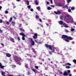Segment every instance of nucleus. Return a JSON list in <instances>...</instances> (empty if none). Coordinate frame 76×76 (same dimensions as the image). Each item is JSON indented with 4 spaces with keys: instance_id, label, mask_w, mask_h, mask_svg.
<instances>
[{
    "instance_id": "1",
    "label": "nucleus",
    "mask_w": 76,
    "mask_h": 76,
    "mask_svg": "<svg viewBox=\"0 0 76 76\" xmlns=\"http://www.w3.org/2000/svg\"><path fill=\"white\" fill-rule=\"evenodd\" d=\"M61 38L62 39H65L66 38V39L65 40V41H66V42H69V40H72L73 39L71 37H69L64 35H62Z\"/></svg>"
},
{
    "instance_id": "2",
    "label": "nucleus",
    "mask_w": 76,
    "mask_h": 76,
    "mask_svg": "<svg viewBox=\"0 0 76 76\" xmlns=\"http://www.w3.org/2000/svg\"><path fill=\"white\" fill-rule=\"evenodd\" d=\"M13 60L15 61L18 63V62H22V60L21 58L18 57L17 56L14 57L13 58Z\"/></svg>"
},
{
    "instance_id": "3",
    "label": "nucleus",
    "mask_w": 76,
    "mask_h": 76,
    "mask_svg": "<svg viewBox=\"0 0 76 76\" xmlns=\"http://www.w3.org/2000/svg\"><path fill=\"white\" fill-rule=\"evenodd\" d=\"M45 47L47 48H49L50 50H53V52L54 53L55 52V50H56V48H53V50L52 49V46H51V45H48L47 44L45 45Z\"/></svg>"
},
{
    "instance_id": "4",
    "label": "nucleus",
    "mask_w": 76,
    "mask_h": 76,
    "mask_svg": "<svg viewBox=\"0 0 76 76\" xmlns=\"http://www.w3.org/2000/svg\"><path fill=\"white\" fill-rule=\"evenodd\" d=\"M30 41H31L32 43H31V45H35V42L33 41V39L32 38H31L30 39Z\"/></svg>"
},
{
    "instance_id": "5",
    "label": "nucleus",
    "mask_w": 76,
    "mask_h": 76,
    "mask_svg": "<svg viewBox=\"0 0 76 76\" xmlns=\"http://www.w3.org/2000/svg\"><path fill=\"white\" fill-rule=\"evenodd\" d=\"M59 24H60V25H65V23L63 21H60L59 22Z\"/></svg>"
},
{
    "instance_id": "6",
    "label": "nucleus",
    "mask_w": 76,
    "mask_h": 76,
    "mask_svg": "<svg viewBox=\"0 0 76 76\" xmlns=\"http://www.w3.org/2000/svg\"><path fill=\"white\" fill-rule=\"evenodd\" d=\"M54 13H55V14H56V15H60V14L61 13V12L60 11H58L57 12L55 11L54 12Z\"/></svg>"
},
{
    "instance_id": "7",
    "label": "nucleus",
    "mask_w": 76,
    "mask_h": 76,
    "mask_svg": "<svg viewBox=\"0 0 76 76\" xmlns=\"http://www.w3.org/2000/svg\"><path fill=\"white\" fill-rule=\"evenodd\" d=\"M65 18L66 19H70V15H67L65 16Z\"/></svg>"
},
{
    "instance_id": "8",
    "label": "nucleus",
    "mask_w": 76,
    "mask_h": 76,
    "mask_svg": "<svg viewBox=\"0 0 76 76\" xmlns=\"http://www.w3.org/2000/svg\"><path fill=\"white\" fill-rule=\"evenodd\" d=\"M0 67L1 69H3V68L4 67V66L3 65H2V64H1V62H0Z\"/></svg>"
},
{
    "instance_id": "9",
    "label": "nucleus",
    "mask_w": 76,
    "mask_h": 76,
    "mask_svg": "<svg viewBox=\"0 0 76 76\" xmlns=\"http://www.w3.org/2000/svg\"><path fill=\"white\" fill-rule=\"evenodd\" d=\"M19 35H22L23 37H25V35L22 32L20 33Z\"/></svg>"
},
{
    "instance_id": "10",
    "label": "nucleus",
    "mask_w": 76,
    "mask_h": 76,
    "mask_svg": "<svg viewBox=\"0 0 76 76\" xmlns=\"http://www.w3.org/2000/svg\"><path fill=\"white\" fill-rule=\"evenodd\" d=\"M63 75L64 76H67V75H68V73H67V72H64Z\"/></svg>"
},
{
    "instance_id": "11",
    "label": "nucleus",
    "mask_w": 76,
    "mask_h": 76,
    "mask_svg": "<svg viewBox=\"0 0 76 76\" xmlns=\"http://www.w3.org/2000/svg\"><path fill=\"white\" fill-rule=\"evenodd\" d=\"M6 56L8 57H11V55L10 53H7L6 54Z\"/></svg>"
},
{
    "instance_id": "12",
    "label": "nucleus",
    "mask_w": 76,
    "mask_h": 76,
    "mask_svg": "<svg viewBox=\"0 0 76 76\" xmlns=\"http://www.w3.org/2000/svg\"><path fill=\"white\" fill-rule=\"evenodd\" d=\"M10 40L11 41H12V42H14V43H15V41H14L15 40L13 38H10Z\"/></svg>"
},
{
    "instance_id": "13",
    "label": "nucleus",
    "mask_w": 76,
    "mask_h": 76,
    "mask_svg": "<svg viewBox=\"0 0 76 76\" xmlns=\"http://www.w3.org/2000/svg\"><path fill=\"white\" fill-rule=\"evenodd\" d=\"M11 24L13 26H14L15 25V22H14L13 21H12Z\"/></svg>"
},
{
    "instance_id": "14",
    "label": "nucleus",
    "mask_w": 76,
    "mask_h": 76,
    "mask_svg": "<svg viewBox=\"0 0 76 76\" xmlns=\"http://www.w3.org/2000/svg\"><path fill=\"white\" fill-rule=\"evenodd\" d=\"M56 5L57 6H59V7H61V4L58 3L56 4Z\"/></svg>"
},
{
    "instance_id": "15",
    "label": "nucleus",
    "mask_w": 76,
    "mask_h": 76,
    "mask_svg": "<svg viewBox=\"0 0 76 76\" xmlns=\"http://www.w3.org/2000/svg\"><path fill=\"white\" fill-rule=\"evenodd\" d=\"M32 71H33V72H34V73H36L37 72V70L36 69H32Z\"/></svg>"
},
{
    "instance_id": "16",
    "label": "nucleus",
    "mask_w": 76,
    "mask_h": 76,
    "mask_svg": "<svg viewBox=\"0 0 76 76\" xmlns=\"http://www.w3.org/2000/svg\"><path fill=\"white\" fill-rule=\"evenodd\" d=\"M20 30L21 31H23V32H25V30L22 28H20Z\"/></svg>"
},
{
    "instance_id": "17",
    "label": "nucleus",
    "mask_w": 76,
    "mask_h": 76,
    "mask_svg": "<svg viewBox=\"0 0 76 76\" xmlns=\"http://www.w3.org/2000/svg\"><path fill=\"white\" fill-rule=\"evenodd\" d=\"M12 19H13V18L12 17H11L10 18V19L9 20L10 23V22H11L12 21Z\"/></svg>"
},
{
    "instance_id": "18",
    "label": "nucleus",
    "mask_w": 76,
    "mask_h": 76,
    "mask_svg": "<svg viewBox=\"0 0 76 76\" xmlns=\"http://www.w3.org/2000/svg\"><path fill=\"white\" fill-rule=\"evenodd\" d=\"M63 26H65V28H69V26H68L67 25H66V23H65L64 25H63Z\"/></svg>"
},
{
    "instance_id": "19",
    "label": "nucleus",
    "mask_w": 76,
    "mask_h": 76,
    "mask_svg": "<svg viewBox=\"0 0 76 76\" xmlns=\"http://www.w3.org/2000/svg\"><path fill=\"white\" fill-rule=\"evenodd\" d=\"M66 66H71V64H70V63H67L66 64Z\"/></svg>"
},
{
    "instance_id": "20",
    "label": "nucleus",
    "mask_w": 76,
    "mask_h": 76,
    "mask_svg": "<svg viewBox=\"0 0 76 76\" xmlns=\"http://www.w3.org/2000/svg\"><path fill=\"white\" fill-rule=\"evenodd\" d=\"M35 2L36 5H38V2H37V0H36Z\"/></svg>"
},
{
    "instance_id": "21",
    "label": "nucleus",
    "mask_w": 76,
    "mask_h": 76,
    "mask_svg": "<svg viewBox=\"0 0 76 76\" xmlns=\"http://www.w3.org/2000/svg\"><path fill=\"white\" fill-rule=\"evenodd\" d=\"M31 74V73L30 72H29V71H28V72H27V75H30V74Z\"/></svg>"
},
{
    "instance_id": "22",
    "label": "nucleus",
    "mask_w": 76,
    "mask_h": 76,
    "mask_svg": "<svg viewBox=\"0 0 76 76\" xmlns=\"http://www.w3.org/2000/svg\"><path fill=\"white\" fill-rule=\"evenodd\" d=\"M33 38L34 39H37L38 38L37 36H33Z\"/></svg>"
},
{
    "instance_id": "23",
    "label": "nucleus",
    "mask_w": 76,
    "mask_h": 76,
    "mask_svg": "<svg viewBox=\"0 0 76 76\" xmlns=\"http://www.w3.org/2000/svg\"><path fill=\"white\" fill-rule=\"evenodd\" d=\"M72 1V0H68L67 1V3H69L70 2H71Z\"/></svg>"
},
{
    "instance_id": "24",
    "label": "nucleus",
    "mask_w": 76,
    "mask_h": 76,
    "mask_svg": "<svg viewBox=\"0 0 76 76\" xmlns=\"http://www.w3.org/2000/svg\"><path fill=\"white\" fill-rule=\"evenodd\" d=\"M67 7V5H65V6H63L62 7H63V9H64L65 8V7Z\"/></svg>"
},
{
    "instance_id": "25",
    "label": "nucleus",
    "mask_w": 76,
    "mask_h": 76,
    "mask_svg": "<svg viewBox=\"0 0 76 76\" xmlns=\"http://www.w3.org/2000/svg\"><path fill=\"white\" fill-rule=\"evenodd\" d=\"M6 23L7 24V25H10V23L8 21H7L6 22Z\"/></svg>"
},
{
    "instance_id": "26",
    "label": "nucleus",
    "mask_w": 76,
    "mask_h": 76,
    "mask_svg": "<svg viewBox=\"0 0 76 76\" xmlns=\"http://www.w3.org/2000/svg\"><path fill=\"white\" fill-rule=\"evenodd\" d=\"M48 10H51V7H48Z\"/></svg>"
},
{
    "instance_id": "27",
    "label": "nucleus",
    "mask_w": 76,
    "mask_h": 76,
    "mask_svg": "<svg viewBox=\"0 0 76 76\" xmlns=\"http://www.w3.org/2000/svg\"><path fill=\"white\" fill-rule=\"evenodd\" d=\"M60 19H61V20H63V16L61 15L60 16Z\"/></svg>"
},
{
    "instance_id": "28",
    "label": "nucleus",
    "mask_w": 76,
    "mask_h": 76,
    "mask_svg": "<svg viewBox=\"0 0 76 76\" xmlns=\"http://www.w3.org/2000/svg\"><path fill=\"white\" fill-rule=\"evenodd\" d=\"M27 5H29V1H28V0L27 1Z\"/></svg>"
},
{
    "instance_id": "29",
    "label": "nucleus",
    "mask_w": 76,
    "mask_h": 76,
    "mask_svg": "<svg viewBox=\"0 0 76 76\" xmlns=\"http://www.w3.org/2000/svg\"><path fill=\"white\" fill-rule=\"evenodd\" d=\"M36 19H38L39 18V16H38V15H36Z\"/></svg>"
},
{
    "instance_id": "30",
    "label": "nucleus",
    "mask_w": 76,
    "mask_h": 76,
    "mask_svg": "<svg viewBox=\"0 0 76 76\" xmlns=\"http://www.w3.org/2000/svg\"><path fill=\"white\" fill-rule=\"evenodd\" d=\"M53 53V52H51V51H49V54H50V55H52V53Z\"/></svg>"
},
{
    "instance_id": "31",
    "label": "nucleus",
    "mask_w": 76,
    "mask_h": 76,
    "mask_svg": "<svg viewBox=\"0 0 76 76\" xmlns=\"http://www.w3.org/2000/svg\"><path fill=\"white\" fill-rule=\"evenodd\" d=\"M66 69H69V68H71L69 66H67L66 67Z\"/></svg>"
},
{
    "instance_id": "32",
    "label": "nucleus",
    "mask_w": 76,
    "mask_h": 76,
    "mask_svg": "<svg viewBox=\"0 0 76 76\" xmlns=\"http://www.w3.org/2000/svg\"><path fill=\"white\" fill-rule=\"evenodd\" d=\"M73 62H74V63H76V60L75 59H74L73 60Z\"/></svg>"
},
{
    "instance_id": "33",
    "label": "nucleus",
    "mask_w": 76,
    "mask_h": 76,
    "mask_svg": "<svg viewBox=\"0 0 76 76\" xmlns=\"http://www.w3.org/2000/svg\"><path fill=\"white\" fill-rule=\"evenodd\" d=\"M71 31H75V29L74 28H72L71 29Z\"/></svg>"
},
{
    "instance_id": "34",
    "label": "nucleus",
    "mask_w": 76,
    "mask_h": 76,
    "mask_svg": "<svg viewBox=\"0 0 76 76\" xmlns=\"http://www.w3.org/2000/svg\"><path fill=\"white\" fill-rule=\"evenodd\" d=\"M34 36H36V37H37V36H38V34L37 33H35L34 34Z\"/></svg>"
},
{
    "instance_id": "35",
    "label": "nucleus",
    "mask_w": 76,
    "mask_h": 76,
    "mask_svg": "<svg viewBox=\"0 0 76 76\" xmlns=\"http://www.w3.org/2000/svg\"><path fill=\"white\" fill-rule=\"evenodd\" d=\"M22 39H23V40H25V38L24 37H22Z\"/></svg>"
},
{
    "instance_id": "36",
    "label": "nucleus",
    "mask_w": 76,
    "mask_h": 76,
    "mask_svg": "<svg viewBox=\"0 0 76 76\" xmlns=\"http://www.w3.org/2000/svg\"><path fill=\"white\" fill-rule=\"evenodd\" d=\"M37 10H39V9H40V7H37Z\"/></svg>"
},
{
    "instance_id": "37",
    "label": "nucleus",
    "mask_w": 76,
    "mask_h": 76,
    "mask_svg": "<svg viewBox=\"0 0 76 76\" xmlns=\"http://www.w3.org/2000/svg\"><path fill=\"white\" fill-rule=\"evenodd\" d=\"M5 14H7L8 13V11L6 10L5 11Z\"/></svg>"
},
{
    "instance_id": "38",
    "label": "nucleus",
    "mask_w": 76,
    "mask_h": 76,
    "mask_svg": "<svg viewBox=\"0 0 76 76\" xmlns=\"http://www.w3.org/2000/svg\"><path fill=\"white\" fill-rule=\"evenodd\" d=\"M31 7L30 6V5H28L27 6V7L28 8V9H30Z\"/></svg>"
},
{
    "instance_id": "39",
    "label": "nucleus",
    "mask_w": 76,
    "mask_h": 76,
    "mask_svg": "<svg viewBox=\"0 0 76 76\" xmlns=\"http://www.w3.org/2000/svg\"><path fill=\"white\" fill-rule=\"evenodd\" d=\"M25 66L26 68H28V64H26Z\"/></svg>"
},
{
    "instance_id": "40",
    "label": "nucleus",
    "mask_w": 76,
    "mask_h": 76,
    "mask_svg": "<svg viewBox=\"0 0 76 76\" xmlns=\"http://www.w3.org/2000/svg\"><path fill=\"white\" fill-rule=\"evenodd\" d=\"M35 68H36V69H38V66H35Z\"/></svg>"
},
{
    "instance_id": "41",
    "label": "nucleus",
    "mask_w": 76,
    "mask_h": 76,
    "mask_svg": "<svg viewBox=\"0 0 76 76\" xmlns=\"http://www.w3.org/2000/svg\"><path fill=\"white\" fill-rule=\"evenodd\" d=\"M30 10L31 11V12H34V9H33L32 8H31Z\"/></svg>"
},
{
    "instance_id": "42",
    "label": "nucleus",
    "mask_w": 76,
    "mask_h": 76,
    "mask_svg": "<svg viewBox=\"0 0 76 76\" xmlns=\"http://www.w3.org/2000/svg\"><path fill=\"white\" fill-rule=\"evenodd\" d=\"M51 7H55V6L54 5H51Z\"/></svg>"
},
{
    "instance_id": "43",
    "label": "nucleus",
    "mask_w": 76,
    "mask_h": 76,
    "mask_svg": "<svg viewBox=\"0 0 76 76\" xmlns=\"http://www.w3.org/2000/svg\"><path fill=\"white\" fill-rule=\"evenodd\" d=\"M75 9V8L73 7H72L71 8V10H74Z\"/></svg>"
},
{
    "instance_id": "44",
    "label": "nucleus",
    "mask_w": 76,
    "mask_h": 76,
    "mask_svg": "<svg viewBox=\"0 0 76 76\" xmlns=\"http://www.w3.org/2000/svg\"><path fill=\"white\" fill-rule=\"evenodd\" d=\"M3 22V20H2L0 19V23H2Z\"/></svg>"
},
{
    "instance_id": "45",
    "label": "nucleus",
    "mask_w": 76,
    "mask_h": 76,
    "mask_svg": "<svg viewBox=\"0 0 76 76\" xmlns=\"http://www.w3.org/2000/svg\"><path fill=\"white\" fill-rule=\"evenodd\" d=\"M69 12H71V10L70 9H69L68 10Z\"/></svg>"
},
{
    "instance_id": "46",
    "label": "nucleus",
    "mask_w": 76,
    "mask_h": 76,
    "mask_svg": "<svg viewBox=\"0 0 76 76\" xmlns=\"http://www.w3.org/2000/svg\"><path fill=\"white\" fill-rule=\"evenodd\" d=\"M17 39H18V40L19 41H20V39L19 37H18Z\"/></svg>"
},
{
    "instance_id": "47",
    "label": "nucleus",
    "mask_w": 76,
    "mask_h": 76,
    "mask_svg": "<svg viewBox=\"0 0 76 76\" xmlns=\"http://www.w3.org/2000/svg\"><path fill=\"white\" fill-rule=\"evenodd\" d=\"M27 55L28 56H30V58H32V56H31V55H30V54H28Z\"/></svg>"
},
{
    "instance_id": "48",
    "label": "nucleus",
    "mask_w": 76,
    "mask_h": 76,
    "mask_svg": "<svg viewBox=\"0 0 76 76\" xmlns=\"http://www.w3.org/2000/svg\"><path fill=\"white\" fill-rule=\"evenodd\" d=\"M40 22H42V20L41 19H40L39 20Z\"/></svg>"
},
{
    "instance_id": "49",
    "label": "nucleus",
    "mask_w": 76,
    "mask_h": 76,
    "mask_svg": "<svg viewBox=\"0 0 76 76\" xmlns=\"http://www.w3.org/2000/svg\"><path fill=\"white\" fill-rule=\"evenodd\" d=\"M2 8V7L0 6V10H1V8Z\"/></svg>"
},
{
    "instance_id": "50",
    "label": "nucleus",
    "mask_w": 76,
    "mask_h": 76,
    "mask_svg": "<svg viewBox=\"0 0 76 76\" xmlns=\"http://www.w3.org/2000/svg\"><path fill=\"white\" fill-rule=\"evenodd\" d=\"M68 73H70V70H68Z\"/></svg>"
},
{
    "instance_id": "51",
    "label": "nucleus",
    "mask_w": 76,
    "mask_h": 76,
    "mask_svg": "<svg viewBox=\"0 0 76 76\" xmlns=\"http://www.w3.org/2000/svg\"><path fill=\"white\" fill-rule=\"evenodd\" d=\"M65 32H68L69 31H68V30H65Z\"/></svg>"
},
{
    "instance_id": "52",
    "label": "nucleus",
    "mask_w": 76,
    "mask_h": 76,
    "mask_svg": "<svg viewBox=\"0 0 76 76\" xmlns=\"http://www.w3.org/2000/svg\"><path fill=\"white\" fill-rule=\"evenodd\" d=\"M33 53H35V50H33Z\"/></svg>"
},
{
    "instance_id": "53",
    "label": "nucleus",
    "mask_w": 76,
    "mask_h": 76,
    "mask_svg": "<svg viewBox=\"0 0 76 76\" xmlns=\"http://www.w3.org/2000/svg\"><path fill=\"white\" fill-rule=\"evenodd\" d=\"M13 66L14 67H16V66L15 65H14Z\"/></svg>"
},
{
    "instance_id": "54",
    "label": "nucleus",
    "mask_w": 76,
    "mask_h": 76,
    "mask_svg": "<svg viewBox=\"0 0 76 76\" xmlns=\"http://www.w3.org/2000/svg\"><path fill=\"white\" fill-rule=\"evenodd\" d=\"M63 73L62 72H60V74H63Z\"/></svg>"
},
{
    "instance_id": "55",
    "label": "nucleus",
    "mask_w": 76,
    "mask_h": 76,
    "mask_svg": "<svg viewBox=\"0 0 76 76\" xmlns=\"http://www.w3.org/2000/svg\"><path fill=\"white\" fill-rule=\"evenodd\" d=\"M47 4H50V3H49V2H47Z\"/></svg>"
},
{
    "instance_id": "56",
    "label": "nucleus",
    "mask_w": 76,
    "mask_h": 76,
    "mask_svg": "<svg viewBox=\"0 0 76 76\" xmlns=\"http://www.w3.org/2000/svg\"><path fill=\"white\" fill-rule=\"evenodd\" d=\"M0 32H2V30H1V29H0Z\"/></svg>"
},
{
    "instance_id": "57",
    "label": "nucleus",
    "mask_w": 76,
    "mask_h": 76,
    "mask_svg": "<svg viewBox=\"0 0 76 76\" xmlns=\"http://www.w3.org/2000/svg\"><path fill=\"white\" fill-rule=\"evenodd\" d=\"M18 64L19 65H21V64H20V63L19 62V63H18Z\"/></svg>"
},
{
    "instance_id": "58",
    "label": "nucleus",
    "mask_w": 76,
    "mask_h": 76,
    "mask_svg": "<svg viewBox=\"0 0 76 76\" xmlns=\"http://www.w3.org/2000/svg\"><path fill=\"white\" fill-rule=\"evenodd\" d=\"M46 25L47 26H49V24H46Z\"/></svg>"
},
{
    "instance_id": "59",
    "label": "nucleus",
    "mask_w": 76,
    "mask_h": 76,
    "mask_svg": "<svg viewBox=\"0 0 76 76\" xmlns=\"http://www.w3.org/2000/svg\"><path fill=\"white\" fill-rule=\"evenodd\" d=\"M16 1H20V0H16Z\"/></svg>"
},
{
    "instance_id": "60",
    "label": "nucleus",
    "mask_w": 76,
    "mask_h": 76,
    "mask_svg": "<svg viewBox=\"0 0 76 76\" xmlns=\"http://www.w3.org/2000/svg\"><path fill=\"white\" fill-rule=\"evenodd\" d=\"M13 19H15V17L13 16Z\"/></svg>"
},
{
    "instance_id": "61",
    "label": "nucleus",
    "mask_w": 76,
    "mask_h": 76,
    "mask_svg": "<svg viewBox=\"0 0 76 76\" xmlns=\"http://www.w3.org/2000/svg\"><path fill=\"white\" fill-rule=\"evenodd\" d=\"M51 4H53V1H51Z\"/></svg>"
},
{
    "instance_id": "62",
    "label": "nucleus",
    "mask_w": 76,
    "mask_h": 76,
    "mask_svg": "<svg viewBox=\"0 0 76 76\" xmlns=\"http://www.w3.org/2000/svg\"><path fill=\"white\" fill-rule=\"evenodd\" d=\"M35 42H37V41H36V40H35Z\"/></svg>"
},
{
    "instance_id": "63",
    "label": "nucleus",
    "mask_w": 76,
    "mask_h": 76,
    "mask_svg": "<svg viewBox=\"0 0 76 76\" xmlns=\"http://www.w3.org/2000/svg\"><path fill=\"white\" fill-rule=\"evenodd\" d=\"M1 45H3V46H4V44H1Z\"/></svg>"
},
{
    "instance_id": "64",
    "label": "nucleus",
    "mask_w": 76,
    "mask_h": 76,
    "mask_svg": "<svg viewBox=\"0 0 76 76\" xmlns=\"http://www.w3.org/2000/svg\"><path fill=\"white\" fill-rule=\"evenodd\" d=\"M74 24H75V25H76V22H75Z\"/></svg>"
}]
</instances>
